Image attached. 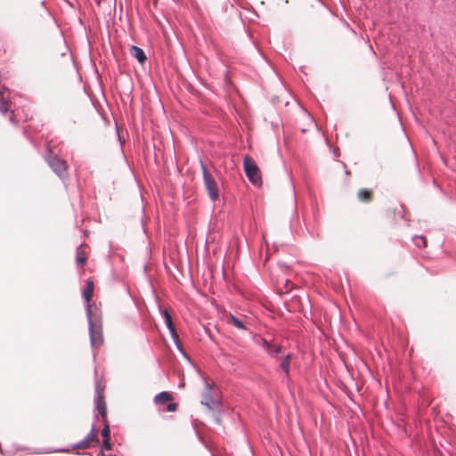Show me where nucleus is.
I'll use <instances>...</instances> for the list:
<instances>
[{"instance_id":"nucleus-17","label":"nucleus","mask_w":456,"mask_h":456,"mask_svg":"<svg viewBox=\"0 0 456 456\" xmlns=\"http://www.w3.org/2000/svg\"><path fill=\"white\" fill-rule=\"evenodd\" d=\"M102 436H103V439H110V429L107 421L105 422V427L102 430Z\"/></svg>"},{"instance_id":"nucleus-12","label":"nucleus","mask_w":456,"mask_h":456,"mask_svg":"<svg viewBox=\"0 0 456 456\" xmlns=\"http://www.w3.org/2000/svg\"><path fill=\"white\" fill-rule=\"evenodd\" d=\"M265 350L273 355H277L281 351L280 344H264Z\"/></svg>"},{"instance_id":"nucleus-16","label":"nucleus","mask_w":456,"mask_h":456,"mask_svg":"<svg viewBox=\"0 0 456 456\" xmlns=\"http://www.w3.org/2000/svg\"><path fill=\"white\" fill-rule=\"evenodd\" d=\"M84 440L91 446L92 443L97 440V431L93 428Z\"/></svg>"},{"instance_id":"nucleus-3","label":"nucleus","mask_w":456,"mask_h":456,"mask_svg":"<svg viewBox=\"0 0 456 456\" xmlns=\"http://www.w3.org/2000/svg\"><path fill=\"white\" fill-rule=\"evenodd\" d=\"M223 320L226 324L232 325L239 330L248 331L250 335L252 334V331L250 330V320L243 314L224 313L223 314Z\"/></svg>"},{"instance_id":"nucleus-6","label":"nucleus","mask_w":456,"mask_h":456,"mask_svg":"<svg viewBox=\"0 0 456 456\" xmlns=\"http://www.w3.org/2000/svg\"><path fill=\"white\" fill-rule=\"evenodd\" d=\"M159 313L164 320V322L169 331V334H170V337L173 340V342H181L180 341V338H179V334L178 332L176 331V329H175V323L173 322V319H172V316H171V314L169 312L168 309L165 308V309H162L160 306H159Z\"/></svg>"},{"instance_id":"nucleus-23","label":"nucleus","mask_w":456,"mask_h":456,"mask_svg":"<svg viewBox=\"0 0 456 456\" xmlns=\"http://www.w3.org/2000/svg\"><path fill=\"white\" fill-rule=\"evenodd\" d=\"M4 87L3 86L2 89L0 88V99L2 98L4 100Z\"/></svg>"},{"instance_id":"nucleus-13","label":"nucleus","mask_w":456,"mask_h":456,"mask_svg":"<svg viewBox=\"0 0 456 456\" xmlns=\"http://www.w3.org/2000/svg\"><path fill=\"white\" fill-rule=\"evenodd\" d=\"M82 245H79L77 248V256H76V262L78 265L84 266L86 262V257L85 256L84 253L80 250Z\"/></svg>"},{"instance_id":"nucleus-27","label":"nucleus","mask_w":456,"mask_h":456,"mask_svg":"<svg viewBox=\"0 0 456 456\" xmlns=\"http://www.w3.org/2000/svg\"><path fill=\"white\" fill-rule=\"evenodd\" d=\"M262 342L266 343V342H269V341L267 339H265V338H263Z\"/></svg>"},{"instance_id":"nucleus-7","label":"nucleus","mask_w":456,"mask_h":456,"mask_svg":"<svg viewBox=\"0 0 456 456\" xmlns=\"http://www.w3.org/2000/svg\"><path fill=\"white\" fill-rule=\"evenodd\" d=\"M130 54L134 59H136L138 61V62L141 64H143L147 60L144 51L141 47L136 46V45H132L130 47Z\"/></svg>"},{"instance_id":"nucleus-19","label":"nucleus","mask_w":456,"mask_h":456,"mask_svg":"<svg viewBox=\"0 0 456 456\" xmlns=\"http://www.w3.org/2000/svg\"><path fill=\"white\" fill-rule=\"evenodd\" d=\"M74 447L77 448V449L84 450V449L89 448L90 446H89L88 443H86L85 440H82L81 442L77 444Z\"/></svg>"},{"instance_id":"nucleus-1","label":"nucleus","mask_w":456,"mask_h":456,"mask_svg":"<svg viewBox=\"0 0 456 456\" xmlns=\"http://www.w3.org/2000/svg\"><path fill=\"white\" fill-rule=\"evenodd\" d=\"M94 294V282L87 281L83 290V297L86 300V314L88 322L90 342H103L102 318L96 307L93 309L90 304Z\"/></svg>"},{"instance_id":"nucleus-24","label":"nucleus","mask_w":456,"mask_h":456,"mask_svg":"<svg viewBox=\"0 0 456 456\" xmlns=\"http://www.w3.org/2000/svg\"><path fill=\"white\" fill-rule=\"evenodd\" d=\"M9 119L11 122L15 123V118H14L13 114L10 115Z\"/></svg>"},{"instance_id":"nucleus-8","label":"nucleus","mask_w":456,"mask_h":456,"mask_svg":"<svg viewBox=\"0 0 456 456\" xmlns=\"http://www.w3.org/2000/svg\"><path fill=\"white\" fill-rule=\"evenodd\" d=\"M173 400V395L168 392H161L155 395L154 397V403L159 405L165 404L167 403H169Z\"/></svg>"},{"instance_id":"nucleus-5","label":"nucleus","mask_w":456,"mask_h":456,"mask_svg":"<svg viewBox=\"0 0 456 456\" xmlns=\"http://www.w3.org/2000/svg\"><path fill=\"white\" fill-rule=\"evenodd\" d=\"M45 159L51 169L61 179L64 180L67 177V164L65 160L60 159L56 155L49 153L45 156Z\"/></svg>"},{"instance_id":"nucleus-22","label":"nucleus","mask_w":456,"mask_h":456,"mask_svg":"<svg viewBox=\"0 0 456 456\" xmlns=\"http://www.w3.org/2000/svg\"><path fill=\"white\" fill-rule=\"evenodd\" d=\"M211 403H212V401L210 400V398L208 396H206L204 398V401H202V403L206 404L208 408H211V406H210Z\"/></svg>"},{"instance_id":"nucleus-2","label":"nucleus","mask_w":456,"mask_h":456,"mask_svg":"<svg viewBox=\"0 0 456 456\" xmlns=\"http://www.w3.org/2000/svg\"><path fill=\"white\" fill-rule=\"evenodd\" d=\"M200 167L203 175L204 185L208 191V194L212 201H216L219 199V190L217 183L215 178L211 175L205 162L200 159Z\"/></svg>"},{"instance_id":"nucleus-28","label":"nucleus","mask_w":456,"mask_h":456,"mask_svg":"<svg viewBox=\"0 0 456 456\" xmlns=\"http://www.w3.org/2000/svg\"><path fill=\"white\" fill-rule=\"evenodd\" d=\"M206 386H207V387H208V389H210V388H211L208 383H206Z\"/></svg>"},{"instance_id":"nucleus-10","label":"nucleus","mask_w":456,"mask_h":456,"mask_svg":"<svg viewBox=\"0 0 456 456\" xmlns=\"http://www.w3.org/2000/svg\"><path fill=\"white\" fill-rule=\"evenodd\" d=\"M292 197H293V208H292V215H291V220L292 223L294 219L298 218V213H297V193L294 184H292Z\"/></svg>"},{"instance_id":"nucleus-26","label":"nucleus","mask_w":456,"mask_h":456,"mask_svg":"<svg viewBox=\"0 0 456 456\" xmlns=\"http://www.w3.org/2000/svg\"><path fill=\"white\" fill-rule=\"evenodd\" d=\"M209 338H210V339H212L213 341H215V340H216V338H215L211 334L209 335Z\"/></svg>"},{"instance_id":"nucleus-25","label":"nucleus","mask_w":456,"mask_h":456,"mask_svg":"<svg viewBox=\"0 0 456 456\" xmlns=\"http://www.w3.org/2000/svg\"><path fill=\"white\" fill-rule=\"evenodd\" d=\"M175 345H176V346L178 347V349H179L180 351H182V352H183V344L177 343V344H175Z\"/></svg>"},{"instance_id":"nucleus-11","label":"nucleus","mask_w":456,"mask_h":456,"mask_svg":"<svg viewBox=\"0 0 456 456\" xmlns=\"http://www.w3.org/2000/svg\"><path fill=\"white\" fill-rule=\"evenodd\" d=\"M357 197L361 201L369 202L371 200V191L361 189L358 191Z\"/></svg>"},{"instance_id":"nucleus-18","label":"nucleus","mask_w":456,"mask_h":456,"mask_svg":"<svg viewBox=\"0 0 456 456\" xmlns=\"http://www.w3.org/2000/svg\"><path fill=\"white\" fill-rule=\"evenodd\" d=\"M9 111L8 103L5 101H3L0 103V112L5 114Z\"/></svg>"},{"instance_id":"nucleus-15","label":"nucleus","mask_w":456,"mask_h":456,"mask_svg":"<svg viewBox=\"0 0 456 456\" xmlns=\"http://www.w3.org/2000/svg\"><path fill=\"white\" fill-rule=\"evenodd\" d=\"M291 358V354H288L285 356V359L281 363V368L285 371L286 374L289 372V359Z\"/></svg>"},{"instance_id":"nucleus-14","label":"nucleus","mask_w":456,"mask_h":456,"mask_svg":"<svg viewBox=\"0 0 456 456\" xmlns=\"http://www.w3.org/2000/svg\"><path fill=\"white\" fill-rule=\"evenodd\" d=\"M412 240L418 248H423L427 245V240L424 236L415 235L412 237Z\"/></svg>"},{"instance_id":"nucleus-9","label":"nucleus","mask_w":456,"mask_h":456,"mask_svg":"<svg viewBox=\"0 0 456 456\" xmlns=\"http://www.w3.org/2000/svg\"><path fill=\"white\" fill-rule=\"evenodd\" d=\"M97 409L99 413L102 415L103 421L106 422V405L102 395H98Z\"/></svg>"},{"instance_id":"nucleus-21","label":"nucleus","mask_w":456,"mask_h":456,"mask_svg":"<svg viewBox=\"0 0 456 456\" xmlns=\"http://www.w3.org/2000/svg\"><path fill=\"white\" fill-rule=\"evenodd\" d=\"M103 447L106 450H110L111 449L110 439H103Z\"/></svg>"},{"instance_id":"nucleus-4","label":"nucleus","mask_w":456,"mask_h":456,"mask_svg":"<svg viewBox=\"0 0 456 456\" xmlns=\"http://www.w3.org/2000/svg\"><path fill=\"white\" fill-rule=\"evenodd\" d=\"M243 167L246 176L249 182L254 185H260L262 183V178L260 175V170L255 160L248 155L245 156L243 160Z\"/></svg>"},{"instance_id":"nucleus-20","label":"nucleus","mask_w":456,"mask_h":456,"mask_svg":"<svg viewBox=\"0 0 456 456\" xmlns=\"http://www.w3.org/2000/svg\"><path fill=\"white\" fill-rule=\"evenodd\" d=\"M177 407H178V404L175 403H168V405L167 406V411H175L177 410Z\"/></svg>"}]
</instances>
